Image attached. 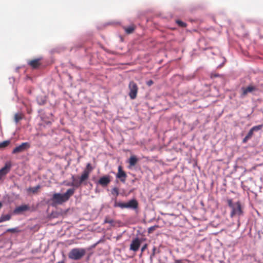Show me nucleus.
Masks as SVG:
<instances>
[{
  "instance_id": "f257e3e1",
  "label": "nucleus",
  "mask_w": 263,
  "mask_h": 263,
  "mask_svg": "<svg viewBox=\"0 0 263 263\" xmlns=\"http://www.w3.org/2000/svg\"><path fill=\"white\" fill-rule=\"evenodd\" d=\"M93 170V167L91 163H88L81 175L78 178H77L74 175L71 176L72 183L71 184L68 185L76 187H80L82 184L86 185V181L88 179L89 175Z\"/></svg>"
},
{
  "instance_id": "f03ea898",
  "label": "nucleus",
  "mask_w": 263,
  "mask_h": 263,
  "mask_svg": "<svg viewBox=\"0 0 263 263\" xmlns=\"http://www.w3.org/2000/svg\"><path fill=\"white\" fill-rule=\"evenodd\" d=\"M74 190L73 189H69L63 194L55 193L53 195L51 200L53 205L62 204L67 201L70 197L74 194Z\"/></svg>"
},
{
  "instance_id": "7ed1b4c3",
  "label": "nucleus",
  "mask_w": 263,
  "mask_h": 263,
  "mask_svg": "<svg viewBox=\"0 0 263 263\" xmlns=\"http://www.w3.org/2000/svg\"><path fill=\"white\" fill-rule=\"evenodd\" d=\"M86 254V250L84 248H73L69 252L68 258L74 260L81 259Z\"/></svg>"
},
{
  "instance_id": "20e7f679",
  "label": "nucleus",
  "mask_w": 263,
  "mask_h": 263,
  "mask_svg": "<svg viewBox=\"0 0 263 263\" xmlns=\"http://www.w3.org/2000/svg\"><path fill=\"white\" fill-rule=\"evenodd\" d=\"M114 206L115 208L119 207L122 209L125 208L136 209L138 206V203L135 199H132L126 203L118 202L116 199Z\"/></svg>"
},
{
  "instance_id": "39448f33",
  "label": "nucleus",
  "mask_w": 263,
  "mask_h": 263,
  "mask_svg": "<svg viewBox=\"0 0 263 263\" xmlns=\"http://www.w3.org/2000/svg\"><path fill=\"white\" fill-rule=\"evenodd\" d=\"M243 214V210L239 201L234 203V205L231 208V212L230 213L231 217L235 216H240Z\"/></svg>"
},
{
  "instance_id": "423d86ee",
  "label": "nucleus",
  "mask_w": 263,
  "mask_h": 263,
  "mask_svg": "<svg viewBox=\"0 0 263 263\" xmlns=\"http://www.w3.org/2000/svg\"><path fill=\"white\" fill-rule=\"evenodd\" d=\"M128 89L129 90L128 95L130 98L132 100L136 99L138 91L137 84L133 81H130L128 84Z\"/></svg>"
},
{
  "instance_id": "0eeeda50",
  "label": "nucleus",
  "mask_w": 263,
  "mask_h": 263,
  "mask_svg": "<svg viewBox=\"0 0 263 263\" xmlns=\"http://www.w3.org/2000/svg\"><path fill=\"white\" fill-rule=\"evenodd\" d=\"M12 166L11 162L7 161L4 166L0 169V181L4 180L5 176L10 172Z\"/></svg>"
},
{
  "instance_id": "6e6552de",
  "label": "nucleus",
  "mask_w": 263,
  "mask_h": 263,
  "mask_svg": "<svg viewBox=\"0 0 263 263\" xmlns=\"http://www.w3.org/2000/svg\"><path fill=\"white\" fill-rule=\"evenodd\" d=\"M30 147V144L28 142L22 143L21 145L15 147L12 151L13 154H18L23 152Z\"/></svg>"
},
{
  "instance_id": "1a4fd4ad",
  "label": "nucleus",
  "mask_w": 263,
  "mask_h": 263,
  "mask_svg": "<svg viewBox=\"0 0 263 263\" xmlns=\"http://www.w3.org/2000/svg\"><path fill=\"white\" fill-rule=\"evenodd\" d=\"M116 177L120 179V180L123 183H124L126 181L127 175L123 170L121 166H118V173L116 175Z\"/></svg>"
},
{
  "instance_id": "9d476101",
  "label": "nucleus",
  "mask_w": 263,
  "mask_h": 263,
  "mask_svg": "<svg viewBox=\"0 0 263 263\" xmlns=\"http://www.w3.org/2000/svg\"><path fill=\"white\" fill-rule=\"evenodd\" d=\"M141 240L138 238L133 239L130 245V250L134 252L137 251L141 245Z\"/></svg>"
},
{
  "instance_id": "9b49d317",
  "label": "nucleus",
  "mask_w": 263,
  "mask_h": 263,
  "mask_svg": "<svg viewBox=\"0 0 263 263\" xmlns=\"http://www.w3.org/2000/svg\"><path fill=\"white\" fill-rule=\"evenodd\" d=\"M30 210V206L28 205L24 204L16 207L13 211L14 214H20L24 212Z\"/></svg>"
},
{
  "instance_id": "f8f14e48",
  "label": "nucleus",
  "mask_w": 263,
  "mask_h": 263,
  "mask_svg": "<svg viewBox=\"0 0 263 263\" xmlns=\"http://www.w3.org/2000/svg\"><path fill=\"white\" fill-rule=\"evenodd\" d=\"M242 93L241 95V97H244L248 93L252 92L253 91L256 90L257 88L255 86L249 85L247 87H242L241 88Z\"/></svg>"
},
{
  "instance_id": "ddd939ff",
  "label": "nucleus",
  "mask_w": 263,
  "mask_h": 263,
  "mask_svg": "<svg viewBox=\"0 0 263 263\" xmlns=\"http://www.w3.org/2000/svg\"><path fill=\"white\" fill-rule=\"evenodd\" d=\"M110 182L109 176H104L101 177L98 180V183L102 186H106Z\"/></svg>"
},
{
  "instance_id": "4468645a",
  "label": "nucleus",
  "mask_w": 263,
  "mask_h": 263,
  "mask_svg": "<svg viewBox=\"0 0 263 263\" xmlns=\"http://www.w3.org/2000/svg\"><path fill=\"white\" fill-rule=\"evenodd\" d=\"M40 59H35L28 61V64L33 69H36L39 67L41 63Z\"/></svg>"
},
{
  "instance_id": "2eb2a0df",
  "label": "nucleus",
  "mask_w": 263,
  "mask_h": 263,
  "mask_svg": "<svg viewBox=\"0 0 263 263\" xmlns=\"http://www.w3.org/2000/svg\"><path fill=\"white\" fill-rule=\"evenodd\" d=\"M41 187V186L40 185H37L34 187H30L27 189V192L29 193H32V194H36L39 192Z\"/></svg>"
},
{
  "instance_id": "dca6fc26",
  "label": "nucleus",
  "mask_w": 263,
  "mask_h": 263,
  "mask_svg": "<svg viewBox=\"0 0 263 263\" xmlns=\"http://www.w3.org/2000/svg\"><path fill=\"white\" fill-rule=\"evenodd\" d=\"M10 214L3 215L0 217V223L4 221H8L11 219Z\"/></svg>"
},
{
  "instance_id": "f3484780",
  "label": "nucleus",
  "mask_w": 263,
  "mask_h": 263,
  "mask_svg": "<svg viewBox=\"0 0 263 263\" xmlns=\"http://www.w3.org/2000/svg\"><path fill=\"white\" fill-rule=\"evenodd\" d=\"M135 29V27L134 26V25H131L127 27H124V30L127 34H130V33H133V32L134 31Z\"/></svg>"
},
{
  "instance_id": "a211bd4d",
  "label": "nucleus",
  "mask_w": 263,
  "mask_h": 263,
  "mask_svg": "<svg viewBox=\"0 0 263 263\" xmlns=\"http://www.w3.org/2000/svg\"><path fill=\"white\" fill-rule=\"evenodd\" d=\"M137 161L138 159L136 157L132 156L129 159V163L131 166H134L136 164Z\"/></svg>"
},
{
  "instance_id": "6ab92c4d",
  "label": "nucleus",
  "mask_w": 263,
  "mask_h": 263,
  "mask_svg": "<svg viewBox=\"0 0 263 263\" xmlns=\"http://www.w3.org/2000/svg\"><path fill=\"white\" fill-rule=\"evenodd\" d=\"M7 232H10L12 233H19L21 231L18 228H10L6 230Z\"/></svg>"
},
{
  "instance_id": "aec40b11",
  "label": "nucleus",
  "mask_w": 263,
  "mask_h": 263,
  "mask_svg": "<svg viewBox=\"0 0 263 263\" xmlns=\"http://www.w3.org/2000/svg\"><path fill=\"white\" fill-rule=\"evenodd\" d=\"M22 119V115L21 114H16L14 116V120L16 123H17Z\"/></svg>"
},
{
  "instance_id": "412c9836",
  "label": "nucleus",
  "mask_w": 263,
  "mask_h": 263,
  "mask_svg": "<svg viewBox=\"0 0 263 263\" xmlns=\"http://www.w3.org/2000/svg\"><path fill=\"white\" fill-rule=\"evenodd\" d=\"M111 194L115 195L116 197L119 195V190L117 187H114L111 191Z\"/></svg>"
},
{
  "instance_id": "4be33fe9",
  "label": "nucleus",
  "mask_w": 263,
  "mask_h": 263,
  "mask_svg": "<svg viewBox=\"0 0 263 263\" xmlns=\"http://www.w3.org/2000/svg\"><path fill=\"white\" fill-rule=\"evenodd\" d=\"M263 127V125H258L257 126H253L251 129L254 131H258L259 130H260Z\"/></svg>"
},
{
  "instance_id": "5701e85b",
  "label": "nucleus",
  "mask_w": 263,
  "mask_h": 263,
  "mask_svg": "<svg viewBox=\"0 0 263 263\" xmlns=\"http://www.w3.org/2000/svg\"><path fill=\"white\" fill-rule=\"evenodd\" d=\"M113 222H114L113 219L109 218V217H108V216H106L105 217V220H104L105 223H107L112 224Z\"/></svg>"
},
{
  "instance_id": "b1692460",
  "label": "nucleus",
  "mask_w": 263,
  "mask_h": 263,
  "mask_svg": "<svg viewBox=\"0 0 263 263\" xmlns=\"http://www.w3.org/2000/svg\"><path fill=\"white\" fill-rule=\"evenodd\" d=\"M9 144V141H3V142L0 143V148H4L8 145Z\"/></svg>"
},
{
  "instance_id": "393cba45",
  "label": "nucleus",
  "mask_w": 263,
  "mask_h": 263,
  "mask_svg": "<svg viewBox=\"0 0 263 263\" xmlns=\"http://www.w3.org/2000/svg\"><path fill=\"white\" fill-rule=\"evenodd\" d=\"M176 23L180 27H184L186 26V24L180 20H177Z\"/></svg>"
},
{
  "instance_id": "a878e982",
  "label": "nucleus",
  "mask_w": 263,
  "mask_h": 263,
  "mask_svg": "<svg viewBox=\"0 0 263 263\" xmlns=\"http://www.w3.org/2000/svg\"><path fill=\"white\" fill-rule=\"evenodd\" d=\"M227 203H228L229 206L231 209L234 205V203L233 202V200L232 199H228L227 200Z\"/></svg>"
},
{
  "instance_id": "bb28decb",
  "label": "nucleus",
  "mask_w": 263,
  "mask_h": 263,
  "mask_svg": "<svg viewBox=\"0 0 263 263\" xmlns=\"http://www.w3.org/2000/svg\"><path fill=\"white\" fill-rule=\"evenodd\" d=\"M158 227V226H153V227H151L150 228H148V233H152L154 231H155L156 230V228H157Z\"/></svg>"
},
{
  "instance_id": "cd10ccee",
  "label": "nucleus",
  "mask_w": 263,
  "mask_h": 263,
  "mask_svg": "<svg viewBox=\"0 0 263 263\" xmlns=\"http://www.w3.org/2000/svg\"><path fill=\"white\" fill-rule=\"evenodd\" d=\"M254 131L251 128L248 133L247 134V138H251L253 135Z\"/></svg>"
},
{
  "instance_id": "c85d7f7f",
  "label": "nucleus",
  "mask_w": 263,
  "mask_h": 263,
  "mask_svg": "<svg viewBox=\"0 0 263 263\" xmlns=\"http://www.w3.org/2000/svg\"><path fill=\"white\" fill-rule=\"evenodd\" d=\"M147 246H148V245H147V244H146V243L144 244V245L142 246V248H141V255H142V253H143V252H144V251L147 249Z\"/></svg>"
},
{
  "instance_id": "c756f323",
  "label": "nucleus",
  "mask_w": 263,
  "mask_h": 263,
  "mask_svg": "<svg viewBox=\"0 0 263 263\" xmlns=\"http://www.w3.org/2000/svg\"><path fill=\"white\" fill-rule=\"evenodd\" d=\"M156 247H154L153 249V252L152 253V254L151 255V256H150V258L152 259L155 255V253H156Z\"/></svg>"
},
{
  "instance_id": "7c9ffc66",
  "label": "nucleus",
  "mask_w": 263,
  "mask_h": 263,
  "mask_svg": "<svg viewBox=\"0 0 263 263\" xmlns=\"http://www.w3.org/2000/svg\"><path fill=\"white\" fill-rule=\"evenodd\" d=\"M220 75L218 74V73H212L211 74V78H215V77H220Z\"/></svg>"
},
{
  "instance_id": "2f4dec72",
  "label": "nucleus",
  "mask_w": 263,
  "mask_h": 263,
  "mask_svg": "<svg viewBox=\"0 0 263 263\" xmlns=\"http://www.w3.org/2000/svg\"><path fill=\"white\" fill-rule=\"evenodd\" d=\"M154 83V82L153 80H150L146 82V85L148 86H151V85H152Z\"/></svg>"
},
{
  "instance_id": "473e14b6",
  "label": "nucleus",
  "mask_w": 263,
  "mask_h": 263,
  "mask_svg": "<svg viewBox=\"0 0 263 263\" xmlns=\"http://www.w3.org/2000/svg\"><path fill=\"white\" fill-rule=\"evenodd\" d=\"M250 138H247V136L246 135V137L243 139V142L246 143L249 139H250Z\"/></svg>"
},
{
  "instance_id": "72a5a7b5",
  "label": "nucleus",
  "mask_w": 263,
  "mask_h": 263,
  "mask_svg": "<svg viewBox=\"0 0 263 263\" xmlns=\"http://www.w3.org/2000/svg\"><path fill=\"white\" fill-rule=\"evenodd\" d=\"M3 206V204L2 202H0V209L2 208Z\"/></svg>"
},
{
  "instance_id": "f704fd0d",
  "label": "nucleus",
  "mask_w": 263,
  "mask_h": 263,
  "mask_svg": "<svg viewBox=\"0 0 263 263\" xmlns=\"http://www.w3.org/2000/svg\"><path fill=\"white\" fill-rule=\"evenodd\" d=\"M58 263H61V262H58Z\"/></svg>"
}]
</instances>
